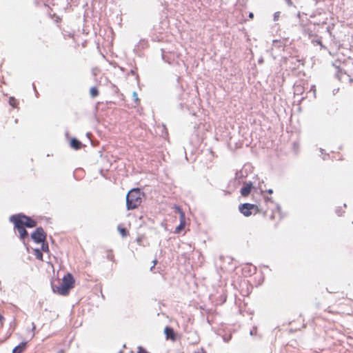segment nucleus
<instances>
[{"mask_svg": "<svg viewBox=\"0 0 353 353\" xmlns=\"http://www.w3.org/2000/svg\"><path fill=\"white\" fill-rule=\"evenodd\" d=\"M10 221L14 224V229L18 231L21 239H24L28 236L26 227L32 228L37 225V222L34 220L22 214L11 216Z\"/></svg>", "mask_w": 353, "mask_h": 353, "instance_id": "nucleus-1", "label": "nucleus"}, {"mask_svg": "<svg viewBox=\"0 0 353 353\" xmlns=\"http://www.w3.org/2000/svg\"><path fill=\"white\" fill-rule=\"evenodd\" d=\"M75 280L70 273H67L61 280L57 279L52 282V288L54 293L67 296L70 291L74 288Z\"/></svg>", "mask_w": 353, "mask_h": 353, "instance_id": "nucleus-2", "label": "nucleus"}, {"mask_svg": "<svg viewBox=\"0 0 353 353\" xmlns=\"http://www.w3.org/2000/svg\"><path fill=\"white\" fill-rule=\"evenodd\" d=\"M143 193L140 189L131 190L126 196V207L128 210L137 208L142 203Z\"/></svg>", "mask_w": 353, "mask_h": 353, "instance_id": "nucleus-3", "label": "nucleus"}, {"mask_svg": "<svg viewBox=\"0 0 353 353\" xmlns=\"http://www.w3.org/2000/svg\"><path fill=\"white\" fill-rule=\"evenodd\" d=\"M32 239L37 243L46 241V233L42 228H37L36 230L31 234Z\"/></svg>", "mask_w": 353, "mask_h": 353, "instance_id": "nucleus-4", "label": "nucleus"}, {"mask_svg": "<svg viewBox=\"0 0 353 353\" xmlns=\"http://www.w3.org/2000/svg\"><path fill=\"white\" fill-rule=\"evenodd\" d=\"M256 208L257 207L256 205L250 203H244L239 206L240 212L245 216L251 215V210Z\"/></svg>", "mask_w": 353, "mask_h": 353, "instance_id": "nucleus-5", "label": "nucleus"}, {"mask_svg": "<svg viewBox=\"0 0 353 353\" xmlns=\"http://www.w3.org/2000/svg\"><path fill=\"white\" fill-rule=\"evenodd\" d=\"M252 188V183H244V186L241 190V194L243 196H247L251 192Z\"/></svg>", "mask_w": 353, "mask_h": 353, "instance_id": "nucleus-6", "label": "nucleus"}, {"mask_svg": "<svg viewBox=\"0 0 353 353\" xmlns=\"http://www.w3.org/2000/svg\"><path fill=\"white\" fill-rule=\"evenodd\" d=\"M27 343L22 342L19 345L16 346L12 353H23L26 349Z\"/></svg>", "mask_w": 353, "mask_h": 353, "instance_id": "nucleus-7", "label": "nucleus"}, {"mask_svg": "<svg viewBox=\"0 0 353 353\" xmlns=\"http://www.w3.org/2000/svg\"><path fill=\"white\" fill-rule=\"evenodd\" d=\"M70 145L71 148H72L74 150H79V149H80L81 148L82 144L77 139L72 138L70 140Z\"/></svg>", "mask_w": 353, "mask_h": 353, "instance_id": "nucleus-8", "label": "nucleus"}, {"mask_svg": "<svg viewBox=\"0 0 353 353\" xmlns=\"http://www.w3.org/2000/svg\"><path fill=\"white\" fill-rule=\"evenodd\" d=\"M181 223L180 225L176 228V232H179L181 230H182L185 226V214L181 213V218H180Z\"/></svg>", "mask_w": 353, "mask_h": 353, "instance_id": "nucleus-9", "label": "nucleus"}, {"mask_svg": "<svg viewBox=\"0 0 353 353\" xmlns=\"http://www.w3.org/2000/svg\"><path fill=\"white\" fill-rule=\"evenodd\" d=\"M164 333L166 335L167 338H170L172 339H174V332L172 328L168 327H165L164 330Z\"/></svg>", "mask_w": 353, "mask_h": 353, "instance_id": "nucleus-10", "label": "nucleus"}, {"mask_svg": "<svg viewBox=\"0 0 353 353\" xmlns=\"http://www.w3.org/2000/svg\"><path fill=\"white\" fill-rule=\"evenodd\" d=\"M33 254L37 259L43 261V254L39 249H34Z\"/></svg>", "mask_w": 353, "mask_h": 353, "instance_id": "nucleus-11", "label": "nucleus"}, {"mask_svg": "<svg viewBox=\"0 0 353 353\" xmlns=\"http://www.w3.org/2000/svg\"><path fill=\"white\" fill-rule=\"evenodd\" d=\"M9 103L12 108H17L18 106V101L14 97H10Z\"/></svg>", "mask_w": 353, "mask_h": 353, "instance_id": "nucleus-12", "label": "nucleus"}, {"mask_svg": "<svg viewBox=\"0 0 353 353\" xmlns=\"http://www.w3.org/2000/svg\"><path fill=\"white\" fill-rule=\"evenodd\" d=\"M41 250L45 252H49V247L48 243L46 241L41 242Z\"/></svg>", "mask_w": 353, "mask_h": 353, "instance_id": "nucleus-13", "label": "nucleus"}, {"mask_svg": "<svg viewBox=\"0 0 353 353\" xmlns=\"http://www.w3.org/2000/svg\"><path fill=\"white\" fill-rule=\"evenodd\" d=\"M90 93L92 97H95L98 95L99 92H98V90L97 89V88L93 87L90 89Z\"/></svg>", "mask_w": 353, "mask_h": 353, "instance_id": "nucleus-14", "label": "nucleus"}, {"mask_svg": "<svg viewBox=\"0 0 353 353\" xmlns=\"http://www.w3.org/2000/svg\"><path fill=\"white\" fill-rule=\"evenodd\" d=\"M118 231L119 232V233L121 234V235L123 237L127 236V231L125 230V228H122L121 226H118Z\"/></svg>", "mask_w": 353, "mask_h": 353, "instance_id": "nucleus-15", "label": "nucleus"}, {"mask_svg": "<svg viewBox=\"0 0 353 353\" xmlns=\"http://www.w3.org/2000/svg\"><path fill=\"white\" fill-rule=\"evenodd\" d=\"M5 317L0 314V329H2L4 326Z\"/></svg>", "mask_w": 353, "mask_h": 353, "instance_id": "nucleus-16", "label": "nucleus"}, {"mask_svg": "<svg viewBox=\"0 0 353 353\" xmlns=\"http://www.w3.org/2000/svg\"><path fill=\"white\" fill-rule=\"evenodd\" d=\"M52 19L56 22V23H59L61 22V19L59 17V16H57L56 14H53L52 16Z\"/></svg>", "mask_w": 353, "mask_h": 353, "instance_id": "nucleus-17", "label": "nucleus"}, {"mask_svg": "<svg viewBox=\"0 0 353 353\" xmlns=\"http://www.w3.org/2000/svg\"><path fill=\"white\" fill-rule=\"evenodd\" d=\"M137 353H149L147 352L144 348L142 347H138L137 352Z\"/></svg>", "mask_w": 353, "mask_h": 353, "instance_id": "nucleus-18", "label": "nucleus"}, {"mask_svg": "<svg viewBox=\"0 0 353 353\" xmlns=\"http://www.w3.org/2000/svg\"><path fill=\"white\" fill-rule=\"evenodd\" d=\"M175 210L177 212L179 213V214L181 215V213H184L183 212L181 211V208L179 207H175Z\"/></svg>", "mask_w": 353, "mask_h": 353, "instance_id": "nucleus-19", "label": "nucleus"}, {"mask_svg": "<svg viewBox=\"0 0 353 353\" xmlns=\"http://www.w3.org/2000/svg\"><path fill=\"white\" fill-rule=\"evenodd\" d=\"M268 192L270 194H272L273 193V190L272 189H269L268 190Z\"/></svg>", "mask_w": 353, "mask_h": 353, "instance_id": "nucleus-20", "label": "nucleus"}, {"mask_svg": "<svg viewBox=\"0 0 353 353\" xmlns=\"http://www.w3.org/2000/svg\"><path fill=\"white\" fill-rule=\"evenodd\" d=\"M133 96H134V97H135V99H136V100H137V99H137V93H136L135 92L133 93Z\"/></svg>", "mask_w": 353, "mask_h": 353, "instance_id": "nucleus-21", "label": "nucleus"}, {"mask_svg": "<svg viewBox=\"0 0 353 353\" xmlns=\"http://www.w3.org/2000/svg\"><path fill=\"white\" fill-rule=\"evenodd\" d=\"M279 17V13H276L274 14V19H276Z\"/></svg>", "mask_w": 353, "mask_h": 353, "instance_id": "nucleus-22", "label": "nucleus"}, {"mask_svg": "<svg viewBox=\"0 0 353 353\" xmlns=\"http://www.w3.org/2000/svg\"><path fill=\"white\" fill-rule=\"evenodd\" d=\"M249 17H250V18H253L254 15H253V14H252V13H250V14H249Z\"/></svg>", "mask_w": 353, "mask_h": 353, "instance_id": "nucleus-23", "label": "nucleus"}]
</instances>
